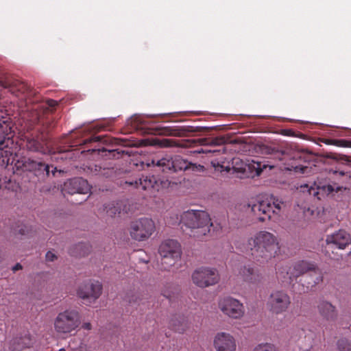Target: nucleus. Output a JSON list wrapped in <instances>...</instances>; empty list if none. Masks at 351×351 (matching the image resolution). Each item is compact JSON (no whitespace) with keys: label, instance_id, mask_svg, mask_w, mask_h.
<instances>
[{"label":"nucleus","instance_id":"obj_1","mask_svg":"<svg viewBox=\"0 0 351 351\" xmlns=\"http://www.w3.org/2000/svg\"><path fill=\"white\" fill-rule=\"evenodd\" d=\"M26 119L21 134L23 145L27 150L45 154L49 152L47 134L53 127L52 118L40 114L36 110L24 115Z\"/></svg>","mask_w":351,"mask_h":351},{"label":"nucleus","instance_id":"obj_2","mask_svg":"<svg viewBox=\"0 0 351 351\" xmlns=\"http://www.w3.org/2000/svg\"><path fill=\"white\" fill-rule=\"evenodd\" d=\"M280 244L278 237L274 234L262 230L256 233L248 240L246 252L257 262H267L276 257L280 252Z\"/></svg>","mask_w":351,"mask_h":351},{"label":"nucleus","instance_id":"obj_3","mask_svg":"<svg viewBox=\"0 0 351 351\" xmlns=\"http://www.w3.org/2000/svg\"><path fill=\"white\" fill-rule=\"evenodd\" d=\"M180 222L190 229V237L203 239L212 230L215 232L220 228L211 222L208 213L204 210H189L181 215Z\"/></svg>","mask_w":351,"mask_h":351},{"label":"nucleus","instance_id":"obj_4","mask_svg":"<svg viewBox=\"0 0 351 351\" xmlns=\"http://www.w3.org/2000/svg\"><path fill=\"white\" fill-rule=\"evenodd\" d=\"M13 123L7 111L0 105V159L1 165L15 161V144L12 134Z\"/></svg>","mask_w":351,"mask_h":351},{"label":"nucleus","instance_id":"obj_5","mask_svg":"<svg viewBox=\"0 0 351 351\" xmlns=\"http://www.w3.org/2000/svg\"><path fill=\"white\" fill-rule=\"evenodd\" d=\"M152 163L160 168L167 176L178 171H202L204 169V166L191 162L178 155H166L160 159H153Z\"/></svg>","mask_w":351,"mask_h":351},{"label":"nucleus","instance_id":"obj_6","mask_svg":"<svg viewBox=\"0 0 351 351\" xmlns=\"http://www.w3.org/2000/svg\"><path fill=\"white\" fill-rule=\"evenodd\" d=\"M285 204L274 195L267 197L258 204L253 205L252 210L261 221L270 219L274 215H280Z\"/></svg>","mask_w":351,"mask_h":351},{"label":"nucleus","instance_id":"obj_7","mask_svg":"<svg viewBox=\"0 0 351 351\" xmlns=\"http://www.w3.org/2000/svg\"><path fill=\"white\" fill-rule=\"evenodd\" d=\"M158 252L161 256L162 269L169 270L180 258V245L174 239L165 240L159 246Z\"/></svg>","mask_w":351,"mask_h":351},{"label":"nucleus","instance_id":"obj_8","mask_svg":"<svg viewBox=\"0 0 351 351\" xmlns=\"http://www.w3.org/2000/svg\"><path fill=\"white\" fill-rule=\"evenodd\" d=\"M80 316L75 310H65L58 314L54 319V329L59 334L70 333L80 324Z\"/></svg>","mask_w":351,"mask_h":351},{"label":"nucleus","instance_id":"obj_9","mask_svg":"<svg viewBox=\"0 0 351 351\" xmlns=\"http://www.w3.org/2000/svg\"><path fill=\"white\" fill-rule=\"evenodd\" d=\"M154 221L147 217H142L132 221L129 228L131 237L142 241L149 239L155 231Z\"/></svg>","mask_w":351,"mask_h":351},{"label":"nucleus","instance_id":"obj_10","mask_svg":"<svg viewBox=\"0 0 351 351\" xmlns=\"http://www.w3.org/2000/svg\"><path fill=\"white\" fill-rule=\"evenodd\" d=\"M315 265L306 261H299L294 263L292 266L282 267L276 272L278 278L282 281L292 280L302 275L306 274L315 269Z\"/></svg>","mask_w":351,"mask_h":351},{"label":"nucleus","instance_id":"obj_11","mask_svg":"<svg viewBox=\"0 0 351 351\" xmlns=\"http://www.w3.org/2000/svg\"><path fill=\"white\" fill-rule=\"evenodd\" d=\"M17 169L33 172L40 180H45L50 174V166L40 160L32 158L17 160L15 163Z\"/></svg>","mask_w":351,"mask_h":351},{"label":"nucleus","instance_id":"obj_12","mask_svg":"<svg viewBox=\"0 0 351 351\" xmlns=\"http://www.w3.org/2000/svg\"><path fill=\"white\" fill-rule=\"evenodd\" d=\"M192 280L197 286L204 288L218 283L219 275L215 268L201 267L193 271Z\"/></svg>","mask_w":351,"mask_h":351},{"label":"nucleus","instance_id":"obj_13","mask_svg":"<svg viewBox=\"0 0 351 351\" xmlns=\"http://www.w3.org/2000/svg\"><path fill=\"white\" fill-rule=\"evenodd\" d=\"M218 307L225 315L232 319H240L245 314L243 303L230 296L221 298L218 301Z\"/></svg>","mask_w":351,"mask_h":351},{"label":"nucleus","instance_id":"obj_14","mask_svg":"<svg viewBox=\"0 0 351 351\" xmlns=\"http://www.w3.org/2000/svg\"><path fill=\"white\" fill-rule=\"evenodd\" d=\"M0 86L3 88L8 89L12 95L22 99L31 100V98L36 94L35 91L27 84L12 77L0 81Z\"/></svg>","mask_w":351,"mask_h":351},{"label":"nucleus","instance_id":"obj_15","mask_svg":"<svg viewBox=\"0 0 351 351\" xmlns=\"http://www.w3.org/2000/svg\"><path fill=\"white\" fill-rule=\"evenodd\" d=\"M167 182L169 184L171 183L176 184V182L169 181H160L155 176L147 174L142 175L138 179L134 182H126L125 183L130 186H134L135 188L141 189L144 191L152 192L153 191H158L160 187H165L167 186Z\"/></svg>","mask_w":351,"mask_h":351},{"label":"nucleus","instance_id":"obj_16","mask_svg":"<svg viewBox=\"0 0 351 351\" xmlns=\"http://www.w3.org/2000/svg\"><path fill=\"white\" fill-rule=\"evenodd\" d=\"M290 304V297L282 291H276L271 293L267 302L270 311L276 315L287 311Z\"/></svg>","mask_w":351,"mask_h":351},{"label":"nucleus","instance_id":"obj_17","mask_svg":"<svg viewBox=\"0 0 351 351\" xmlns=\"http://www.w3.org/2000/svg\"><path fill=\"white\" fill-rule=\"evenodd\" d=\"M101 291L102 285L99 282L90 280L79 287L77 295L82 299L92 302L99 298Z\"/></svg>","mask_w":351,"mask_h":351},{"label":"nucleus","instance_id":"obj_18","mask_svg":"<svg viewBox=\"0 0 351 351\" xmlns=\"http://www.w3.org/2000/svg\"><path fill=\"white\" fill-rule=\"evenodd\" d=\"M90 191V186L87 180L82 178H74L64 183L62 192L73 195L75 193L88 194Z\"/></svg>","mask_w":351,"mask_h":351},{"label":"nucleus","instance_id":"obj_19","mask_svg":"<svg viewBox=\"0 0 351 351\" xmlns=\"http://www.w3.org/2000/svg\"><path fill=\"white\" fill-rule=\"evenodd\" d=\"M213 343L216 351H235L237 348L234 337L225 332L217 333Z\"/></svg>","mask_w":351,"mask_h":351},{"label":"nucleus","instance_id":"obj_20","mask_svg":"<svg viewBox=\"0 0 351 351\" xmlns=\"http://www.w3.org/2000/svg\"><path fill=\"white\" fill-rule=\"evenodd\" d=\"M326 243L328 248L345 249L351 245L350 234L345 230H340L326 237Z\"/></svg>","mask_w":351,"mask_h":351},{"label":"nucleus","instance_id":"obj_21","mask_svg":"<svg viewBox=\"0 0 351 351\" xmlns=\"http://www.w3.org/2000/svg\"><path fill=\"white\" fill-rule=\"evenodd\" d=\"M281 155L283 156L282 159L289 157L294 160H298L308 163L313 161L315 158V156L311 152L304 149H293L291 146L290 148L287 147L283 150L281 152Z\"/></svg>","mask_w":351,"mask_h":351},{"label":"nucleus","instance_id":"obj_22","mask_svg":"<svg viewBox=\"0 0 351 351\" xmlns=\"http://www.w3.org/2000/svg\"><path fill=\"white\" fill-rule=\"evenodd\" d=\"M317 310L319 315L328 322H334L337 318L335 306L327 301H320L317 304Z\"/></svg>","mask_w":351,"mask_h":351},{"label":"nucleus","instance_id":"obj_23","mask_svg":"<svg viewBox=\"0 0 351 351\" xmlns=\"http://www.w3.org/2000/svg\"><path fill=\"white\" fill-rule=\"evenodd\" d=\"M34 341L28 333L16 337L10 342V349L13 351H22L23 349L33 346Z\"/></svg>","mask_w":351,"mask_h":351},{"label":"nucleus","instance_id":"obj_24","mask_svg":"<svg viewBox=\"0 0 351 351\" xmlns=\"http://www.w3.org/2000/svg\"><path fill=\"white\" fill-rule=\"evenodd\" d=\"M306 285V289L314 287L323 280L322 272L315 266V269L307 273L301 280Z\"/></svg>","mask_w":351,"mask_h":351},{"label":"nucleus","instance_id":"obj_25","mask_svg":"<svg viewBox=\"0 0 351 351\" xmlns=\"http://www.w3.org/2000/svg\"><path fill=\"white\" fill-rule=\"evenodd\" d=\"M239 276L243 280L250 283H255L260 280V276L258 271L250 265H245L241 267L239 271Z\"/></svg>","mask_w":351,"mask_h":351},{"label":"nucleus","instance_id":"obj_26","mask_svg":"<svg viewBox=\"0 0 351 351\" xmlns=\"http://www.w3.org/2000/svg\"><path fill=\"white\" fill-rule=\"evenodd\" d=\"M169 327L176 332L183 333L189 328L188 320L182 315H175L169 322Z\"/></svg>","mask_w":351,"mask_h":351},{"label":"nucleus","instance_id":"obj_27","mask_svg":"<svg viewBox=\"0 0 351 351\" xmlns=\"http://www.w3.org/2000/svg\"><path fill=\"white\" fill-rule=\"evenodd\" d=\"M153 134L156 135L164 136H181V130L177 127L160 126L158 125L153 128Z\"/></svg>","mask_w":351,"mask_h":351},{"label":"nucleus","instance_id":"obj_28","mask_svg":"<svg viewBox=\"0 0 351 351\" xmlns=\"http://www.w3.org/2000/svg\"><path fill=\"white\" fill-rule=\"evenodd\" d=\"M90 252V246L86 243H79L70 249L69 253L75 257L85 256Z\"/></svg>","mask_w":351,"mask_h":351},{"label":"nucleus","instance_id":"obj_29","mask_svg":"<svg viewBox=\"0 0 351 351\" xmlns=\"http://www.w3.org/2000/svg\"><path fill=\"white\" fill-rule=\"evenodd\" d=\"M19 184L7 177L0 178V190L7 189L11 191H16L19 189Z\"/></svg>","mask_w":351,"mask_h":351},{"label":"nucleus","instance_id":"obj_30","mask_svg":"<svg viewBox=\"0 0 351 351\" xmlns=\"http://www.w3.org/2000/svg\"><path fill=\"white\" fill-rule=\"evenodd\" d=\"M202 145H221L226 143V138L223 136L215 138H204L199 139Z\"/></svg>","mask_w":351,"mask_h":351},{"label":"nucleus","instance_id":"obj_31","mask_svg":"<svg viewBox=\"0 0 351 351\" xmlns=\"http://www.w3.org/2000/svg\"><path fill=\"white\" fill-rule=\"evenodd\" d=\"M323 143L326 145H335L337 147H351V141L345 139H329L324 138Z\"/></svg>","mask_w":351,"mask_h":351},{"label":"nucleus","instance_id":"obj_32","mask_svg":"<svg viewBox=\"0 0 351 351\" xmlns=\"http://www.w3.org/2000/svg\"><path fill=\"white\" fill-rule=\"evenodd\" d=\"M104 210L106 211L107 215L111 217H113L117 214H119L121 213L120 207L117 206L114 202L106 205L104 206Z\"/></svg>","mask_w":351,"mask_h":351},{"label":"nucleus","instance_id":"obj_33","mask_svg":"<svg viewBox=\"0 0 351 351\" xmlns=\"http://www.w3.org/2000/svg\"><path fill=\"white\" fill-rule=\"evenodd\" d=\"M31 228L24 224L17 225L12 228V232L14 234H20L21 236H26L30 234Z\"/></svg>","mask_w":351,"mask_h":351},{"label":"nucleus","instance_id":"obj_34","mask_svg":"<svg viewBox=\"0 0 351 351\" xmlns=\"http://www.w3.org/2000/svg\"><path fill=\"white\" fill-rule=\"evenodd\" d=\"M99 151H101L103 153H105L104 156H107L108 158H119L121 154L124 153V151H119V149H106L103 148L102 149H99Z\"/></svg>","mask_w":351,"mask_h":351},{"label":"nucleus","instance_id":"obj_35","mask_svg":"<svg viewBox=\"0 0 351 351\" xmlns=\"http://www.w3.org/2000/svg\"><path fill=\"white\" fill-rule=\"evenodd\" d=\"M253 351H278V350L274 344L265 343L257 345Z\"/></svg>","mask_w":351,"mask_h":351},{"label":"nucleus","instance_id":"obj_36","mask_svg":"<svg viewBox=\"0 0 351 351\" xmlns=\"http://www.w3.org/2000/svg\"><path fill=\"white\" fill-rule=\"evenodd\" d=\"M339 351H351V341L346 339H341L337 342Z\"/></svg>","mask_w":351,"mask_h":351},{"label":"nucleus","instance_id":"obj_37","mask_svg":"<svg viewBox=\"0 0 351 351\" xmlns=\"http://www.w3.org/2000/svg\"><path fill=\"white\" fill-rule=\"evenodd\" d=\"M287 170L292 171L293 170L295 172H300L302 173H306L307 169H308V167L306 165H291L290 166L285 167Z\"/></svg>","mask_w":351,"mask_h":351},{"label":"nucleus","instance_id":"obj_38","mask_svg":"<svg viewBox=\"0 0 351 351\" xmlns=\"http://www.w3.org/2000/svg\"><path fill=\"white\" fill-rule=\"evenodd\" d=\"M125 300L130 304H135L141 300V298L138 293H128L125 297Z\"/></svg>","mask_w":351,"mask_h":351},{"label":"nucleus","instance_id":"obj_39","mask_svg":"<svg viewBox=\"0 0 351 351\" xmlns=\"http://www.w3.org/2000/svg\"><path fill=\"white\" fill-rule=\"evenodd\" d=\"M158 144L162 147H171L176 146V143L171 139L164 138L162 140H158Z\"/></svg>","mask_w":351,"mask_h":351},{"label":"nucleus","instance_id":"obj_40","mask_svg":"<svg viewBox=\"0 0 351 351\" xmlns=\"http://www.w3.org/2000/svg\"><path fill=\"white\" fill-rule=\"evenodd\" d=\"M334 175L337 178L340 177L341 178V182H346L350 177L348 174V172H345L343 171H335Z\"/></svg>","mask_w":351,"mask_h":351},{"label":"nucleus","instance_id":"obj_41","mask_svg":"<svg viewBox=\"0 0 351 351\" xmlns=\"http://www.w3.org/2000/svg\"><path fill=\"white\" fill-rule=\"evenodd\" d=\"M341 189V187H340V186H335L328 184L326 186H324L322 188V190L326 191L328 193H330L332 191H334L335 190H336L337 191H339Z\"/></svg>","mask_w":351,"mask_h":351},{"label":"nucleus","instance_id":"obj_42","mask_svg":"<svg viewBox=\"0 0 351 351\" xmlns=\"http://www.w3.org/2000/svg\"><path fill=\"white\" fill-rule=\"evenodd\" d=\"M101 139H102V136H91L90 138H88L84 140V143L86 144V143H90L92 142H99L101 141Z\"/></svg>","mask_w":351,"mask_h":351},{"label":"nucleus","instance_id":"obj_43","mask_svg":"<svg viewBox=\"0 0 351 351\" xmlns=\"http://www.w3.org/2000/svg\"><path fill=\"white\" fill-rule=\"evenodd\" d=\"M45 256L47 261H53L57 258L56 254L51 251L47 252Z\"/></svg>","mask_w":351,"mask_h":351},{"label":"nucleus","instance_id":"obj_44","mask_svg":"<svg viewBox=\"0 0 351 351\" xmlns=\"http://www.w3.org/2000/svg\"><path fill=\"white\" fill-rule=\"evenodd\" d=\"M94 168H95L94 170H95V172L96 174H100V175H103V176L106 175L105 173L101 171V167L100 166L95 165L94 166Z\"/></svg>","mask_w":351,"mask_h":351},{"label":"nucleus","instance_id":"obj_45","mask_svg":"<svg viewBox=\"0 0 351 351\" xmlns=\"http://www.w3.org/2000/svg\"><path fill=\"white\" fill-rule=\"evenodd\" d=\"M82 328H83L84 330H90L92 329V325L89 322H86L82 325Z\"/></svg>","mask_w":351,"mask_h":351},{"label":"nucleus","instance_id":"obj_46","mask_svg":"<svg viewBox=\"0 0 351 351\" xmlns=\"http://www.w3.org/2000/svg\"><path fill=\"white\" fill-rule=\"evenodd\" d=\"M22 269V266L20 263H17L15 266L12 267L13 271H16Z\"/></svg>","mask_w":351,"mask_h":351},{"label":"nucleus","instance_id":"obj_47","mask_svg":"<svg viewBox=\"0 0 351 351\" xmlns=\"http://www.w3.org/2000/svg\"><path fill=\"white\" fill-rule=\"evenodd\" d=\"M213 166L215 167V169L218 171H223V165H220L219 164H217V166H215V164L213 163Z\"/></svg>","mask_w":351,"mask_h":351},{"label":"nucleus","instance_id":"obj_48","mask_svg":"<svg viewBox=\"0 0 351 351\" xmlns=\"http://www.w3.org/2000/svg\"><path fill=\"white\" fill-rule=\"evenodd\" d=\"M162 295H163L165 298H169L170 300H171V298H172L171 295L170 293H167V291H165L162 293Z\"/></svg>","mask_w":351,"mask_h":351},{"label":"nucleus","instance_id":"obj_49","mask_svg":"<svg viewBox=\"0 0 351 351\" xmlns=\"http://www.w3.org/2000/svg\"><path fill=\"white\" fill-rule=\"evenodd\" d=\"M312 191H313V195H315H315H317L319 193V192H315V190H314L313 189H311L309 190V193H310V194H311V193H312Z\"/></svg>","mask_w":351,"mask_h":351},{"label":"nucleus","instance_id":"obj_50","mask_svg":"<svg viewBox=\"0 0 351 351\" xmlns=\"http://www.w3.org/2000/svg\"><path fill=\"white\" fill-rule=\"evenodd\" d=\"M262 171V169H261L260 167V165L258 164V167H257V170H256V173L258 175H259L261 173V172Z\"/></svg>","mask_w":351,"mask_h":351},{"label":"nucleus","instance_id":"obj_51","mask_svg":"<svg viewBox=\"0 0 351 351\" xmlns=\"http://www.w3.org/2000/svg\"><path fill=\"white\" fill-rule=\"evenodd\" d=\"M49 104L50 106H55L56 104V101H54V100H50L49 102Z\"/></svg>","mask_w":351,"mask_h":351},{"label":"nucleus","instance_id":"obj_52","mask_svg":"<svg viewBox=\"0 0 351 351\" xmlns=\"http://www.w3.org/2000/svg\"><path fill=\"white\" fill-rule=\"evenodd\" d=\"M328 158H337L335 156V154H332V153H330L328 156Z\"/></svg>","mask_w":351,"mask_h":351},{"label":"nucleus","instance_id":"obj_53","mask_svg":"<svg viewBox=\"0 0 351 351\" xmlns=\"http://www.w3.org/2000/svg\"><path fill=\"white\" fill-rule=\"evenodd\" d=\"M217 152V150H213V151H211V150H202V152L204 153H207V152Z\"/></svg>","mask_w":351,"mask_h":351},{"label":"nucleus","instance_id":"obj_54","mask_svg":"<svg viewBox=\"0 0 351 351\" xmlns=\"http://www.w3.org/2000/svg\"><path fill=\"white\" fill-rule=\"evenodd\" d=\"M56 168L55 167V168H54V170H53V171H52V174H53V175H54V174H55V171H56Z\"/></svg>","mask_w":351,"mask_h":351},{"label":"nucleus","instance_id":"obj_55","mask_svg":"<svg viewBox=\"0 0 351 351\" xmlns=\"http://www.w3.org/2000/svg\"><path fill=\"white\" fill-rule=\"evenodd\" d=\"M58 351H66V350H65L64 348H61V349H60V350H58Z\"/></svg>","mask_w":351,"mask_h":351},{"label":"nucleus","instance_id":"obj_56","mask_svg":"<svg viewBox=\"0 0 351 351\" xmlns=\"http://www.w3.org/2000/svg\"><path fill=\"white\" fill-rule=\"evenodd\" d=\"M225 170H226V171H229L230 168H229V167H226Z\"/></svg>","mask_w":351,"mask_h":351}]
</instances>
